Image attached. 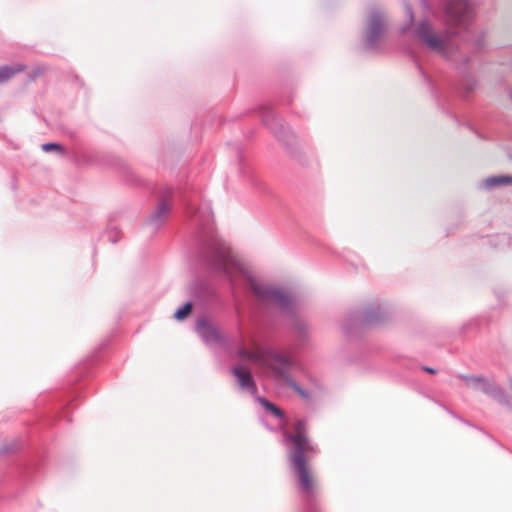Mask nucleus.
<instances>
[{"instance_id": "15", "label": "nucleus", "mask_w": 512, "mask_h": 512, "mask_svg": "<svg viewBox=\"0 0 512 512\" xmlns=\"http://www.w3.org/2000/svg\"><path fill=\"white\" fill-rule=\"evenodd\" d=\"M42 149L45 151V152H50V151H59V152H63V148L62 146H60L59 144H56V143H47V144H43L42 145Z\"/></svg>"}, {"instance_id": "3", "label": "nucleus", "mask_w": 512, "mask_h": 512, "mask_svg": "<svg viewBox=\"0 0 512 512\" xmlns=\"http://www.w3.org/2000/svg\"><path fill=\"white\" fill-rule=\"evenodd\" d=\"M418 36L433 50L441 52L446 47L447 35L435 33L430 24L422 22L418 26Z\"/></svg>"}, {"instance_id": "2", "label": "nucleus", "mask_w": 512, "mask_h": 512, "mask_svg": "<svg viewBox=\"0 0 512 512\" xmlns=\"http://www.w3.org/2000/svg\"><path fill=\"white\" fill-rule=\"evenodd\" d=\"M249 283L251 289L259 299L274 301L279 305H285L289 301L288 294L279 288L263 284L253 277L249 278Z\"/></svg>"}, {"instance_id": "13", "label": "nucleus", "mask_w": 512, "mask_h": 512, "mask_svg": "<svg viewBox=\"0 0 512 512\" xmlns=\"http://www.w3.org/2000/svg\"><path fill=\"white\" fill-rule=\"evenodd\" d=\"M260 403L269 411L271 412L273 415H275L276 417H282L283 416V412L277 407L275 406L273 403L269 402L268 400L264 399V398H261L260 399Z\"/></svg>"}, {"instance_id": "4", "label": "nucleus", "mask_w": 512, "mask_h": 512, "mask_svg": "<svg viewBox=\"0 0 512 512\" xmlns=\"http://www.w3.org/2000/svg\"><path fill=\"white\" fill-rule=\"evenodd\" d=\"M448 15L456 24L464 22L470 13V6L467 0H451L447 7Z\"/></svg>"}, {"instance_id": "18", "label": "nucleus", "mask_w": 512, "mask_h": 512, "mask_svg": "<svg viewBox=\"0 0 512 512\" xmlns=\"http://www.w3.org/2000/svg\"><path fill=\"white\" fill-rule=\"evenodd\" d=\"M43 72V69H37V74H41Z\"/></svg>"}, {"instance_id": "12", "label": "nucleus", "mask_w": 512, "mask_h": 512, "mask_svg": "<svg viewBox=\"0 0 512 512\" xmlns=\"http://www.w3.org/2000/svg\"><path fill=\"white\" fill-rule=\"evenodd\" d=\"M460 378L468 387H476L478 384L485 382V379L483 377H477L473 375H463L460 376Z\"/></svg>"}, {"instance_id": "11", "label": "nucleus", "mask_w": 512, "mask_h": 512, "mask_svg": "<svg viewBox=\"0 0 512 512\" xmlns=\"http://www.w3.org/2000/svg\"><path fill=\"white\" fill-rule=\"evenodd\" d=\"M485 183L489 187L507 185L512 183V177L510 176H495L485 180Z\"/></svg>"}, {"instance_id": "17", "label": "nucleus", "mask_w": 512, "mask_h": 512, "mask_svg": "<svg viewBox=\"0 0 512 512\" xmlns=\"http://www.w3.org/2000/svg\"><path fill=\"white\" fill-rule=\"evenodd\" d=\"M425 370L429 373H434L435 371L432 368L426 367Z\"/></svg>"}, {"instance_id": "8", "label": "nucleus", "mask_w": 512, "mask_h": 512, "mask_svg": "<svg viewBox=\"0 0 512 512\" xmlns=\"http://www.w3.org/2000/svg\"><path fill=\"white\" fill-rule=\"evenodd\" d=\"M233 373L242 388H245L248 390L254 389L252 375L247 368H245L243 366H237L233 369Z\"/></svg>"}, {"instance_id": "10", "label": "nucleus", "mask_w": 512, "mask_h": 512, "mask_svg": "<svg viewBox=\"0 0 512 512\" xmlns=\"http://www.w3.org/2000/svg\"><path fill=\"white\" fill-rule=\"evenodd\" d=\"M170 209H171L170 202L167 199L163 198L159 201V204L157 205V207L152 215V218L156 221L161 220L169 213Z\"/></svg>"}, {"instance_id": "19", "label": "nucleus", "mask_w": 512, "mask_h": 512, "mask_svg": "<svg viewBox=\"0 0 512 512\" xmlns=\"http://www.w3.org/2000/svg\"><path fill=\"white\" fill-rule=\"evenodd\" d=\"M509 385H510V388L512 390V379H509Z\"/></svg>"}, {"instance_id": "7", "label": "nucleus", "mask_w": 512, "mask_h": 512, "mask_svg": "<svg viewBox=\"0 0 512 512\" xmlns=\"http://www.w3.org/2000/svg\"><path fill=\"white\" fill-rule=\"evenodd\" d=\"M385 26L384 17L379 12L371 13L369 17V34L371 40L375 39Z\"/></svg>"}, {"instance_id": "6", "label": "nucleus", "mask_w": 512, "mask_h": 512, "mask_svg": "<svg viewBox=\"0 0 512 512\" xmlns=\"http://www.w3.org/2000/svg\"><path fill=\"white\" fill-rule=\"evenodd\" d=\"M197 331L206 342L212 343L220 340V333L217 327L206 320L198 322Z\"/></svg>"}, {"instance_id": "1", "label": "nucleus", "mask_w": 512, "mask_h": 512, "mask_svg": "<svg viewBox=\"0 0 512 512\" xmlns=\"http://www.w3.org/2000/svg\"><path fill=\"white\" fill-rule=\"evenodd\" d=\"M285 436L293 444L290 461L294 475L301 490L307 495H311L316 486V479L309 465V459L316 453L317 449L309 439L306 422L303 420L296 421L293 425V432L286 433Z\"/></svg>"}, {"instance_id": "9", "label": "nucleus", "mask_w": 512, "mask_h": 512, "mask_svg": "<svg viewBox=\"0 0 512 512\" xmlns=\"http://www.w3.org/2000/svg\"><path fill=\"white\" fill-rule=\"evenodd\" d=\"M25 70V66L18 64L13 67L9 66H3L0 68V84H3L7 81H9L12 77H14L16 74L22 72Z\"/></svg>"}, {"instance_id": "16", "label": "nucleus", "mask_w": 512, "mask_h": 512, "mask_svg": "<svg viewBox=\"0 0 512 512\" xmlns=\"http://www.w3.org/2000/svg\"><path fill=\"white\" fill-rule=\"evenodd\" d=\"M294 389L299 392L302 396H304V392L299 388L297 387L296 385H293Z\"/></svg>"}, {"instance_id": "5", "label": "nucleus", "mask_w": 512, "mask_h": 512, "mask_svg": "<svg viewBox=\"0 0 512 512\" xmlns=\"http://www.w3.org/2000/svg\"><path fill=\"white\" fill-rule=\"evenodd\" d=\"M239 355L241 358L250 360L261 365L268 364V353L256 344H253L251 348H241L239 350Z\"/></svg>"}, {"instance_id": "14", "label": "nucleus", "mask_w": 512, "mask_h": 512, "mask_svg": "<svg viewBox=\"0 0 512 512\" xmlns=\"http://www.w3.org/2000/svg\"><path fill=\"white\" fill-rule=\"evenodd\" d=\"M191 311H192L191 303H186L185 305H183L181 308H179L175 312L174 317L177 320H183L191 313Z\"/></svg>"}]
</instances>
